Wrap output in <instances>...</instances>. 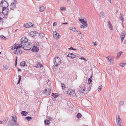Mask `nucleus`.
I'll return each mask as SVG.
<instances>
[{"mask_svg": "<svg viewBox=\"0 0 126 126\" xmlns=\"http://www.w3.org/2000/svg\"><path fill=\"white\" fill-rule=\"evenodd\" d=\"M20 65L21 66H27L26 63L24 61H23L20 63Z\"/></svg>", "mask_w": 126, "mask_h": 126, "instance_id": "aec40b11", "label": "nucleus"}, {"mask_svg": "<svg viewBox=\"0 0 126 126\" xmlns=\"http://www.w3.org/2000/svg\"><path fill=\"white\" fill-rule=\"evenodd\" d=\"M68 1H70L69 0H68Z\"/></svg>", "mask_w": 126, "mask_h": 126, "instance_id": "774afa93", "label": "nucleus"}, {"mask_svg": "<svg viewBox=\"0 0 126 126\" xmlns=\"http://www.w3.org/2000/svg\"><path fill=\"white\" fill-rule=\"evenodd\" d=\"M119 126H122L121 125V124H120Z\"/></svg>", "mask_w": 126, "mask_h": 126, "instance_id": "680f3d73", "label": "nucleus"}, {"mask_svg": "<svg viewBox=\"0 0 126 126\" xmlns=\"http://www.w3.org/2000/svg\"><path fill=\"white\" fill-rule=\"evenodd\" d=\"M26 119L28 121L31 120L32 119V117H26Z\"/></svg>", "mask_w": 126, "mask_h": 126, "instance_id": "58836bf2", "label": "nucleus"}, {"mask_svg": "<svg viewBox=\"0 0 126 126\" xmlns=\"http://www.w3.org/2000/svg\"><path fill=\"white\" fill-rule=\"evenodd\" d=\"M109 0L110 1V2L111 3V0Z\"/></svg>", "mask_w": 126, "mask_h": 126, "instance_id": "13d9d810", "label": "nucleus"}, {"mask_svg": "<svg viewBox=\"0 0 126 126\" xmlns=\"http://www.w3.org/2000/svg\"><path fill=\"white\" fill-rule=\"evenodd\" d=\"M4 69V70H6L8 69L9 66L6 64H5L3 66Z\"/></svg>", "mask_w": 126, "mask_h": 126, "instance_id": "c756f323", "label": "nucleus"}, {"mask_svg": "<svg viewBox=\"0 0 126 126\" xmlns=\"http://www.w3.org/2000/svg\"><path fill=\"white\" fill-rule=\"evenodd\" d=\"M68 24L67 23V22H66V23H63L62 24Z\"/></svg>", "mask_w": 126, "mask_h": 126, "instance_id": "864d4df0", "label": "nucleus"}, {"mask_svg": "<svg viewBox=\"0 0 126 126\" xmlns=\"http://www.w3.org/2000/svg\"><path fill=\"white\" fill-rule=\"evenodd\" d=\"M106 58L110 62V63L112 64H113L114 63L113 61L111 59H109L108 58V57H106Z\"/></svg>", "mask_w": 126, "mask_h": 126, "instance_id": "4be33fe9", "label": "nucleus"}, {"mask_svg": "<svg viewBox=\"0 0 126 126\" xmlns=\"http://www.w3.org/2000/svg\"><path fill=\"white\" fill-rule=\"evenodd\" d=\"M116 118L117 121V124L119 125L120 124H121V119L120 118L119 116H118V117H116Z\"/></svg>", "mask_w": 126, "mask_h": 126, "instance_id": "dca6fc26", "label": "nucleus"}, {"mask_svg": "<svg viewBox=\"0 0 126 126\" xmlns=\"http://www.w3.org/2000/svg\"><path fill=\"white\" fill-rule=\"evenodd\" d=\"M96 42H95L94 43H93V44L95 45V46H96L97 45V44L96 43Z\"/></svg>", "mask_w": 126, "mask_h": 126, "instance_id": "3c124183", "label": "nucleus"}, {"mask_svg": "<svg viewBox=\"0 0 126 126\" xmlns=\"http://www.w3.org/2000/svg\"><path fill=\"white\" fill-rule=\"evenodd\" d=\"M126 63H120V65L122 67H124L125 65L126 64Z\"/></svg>", "mask_w": 126, "mask_h": 126, "instance_id": "e433bc0d", "label": "nucleus"}, {"mask_svg": "<svg viewBox=\"0 0 126 126\" xmlns=\"http://www.w3.org/2000/svg\"><path fill=\"white\" fill-rule=\"evenodd\" d=\"M22 45L21 44H16L13 45L11 47V49H14L15 48H20V47H22L24 46V45L23 44H22Z\"/></svg>", "mask_w": 126, "mask_h": 126, "instance_id": "39448f33", "label": "nucleus"}, {"mask_svg": "<svg viewBox=\"0 0 126 126\" xmlns=\"http://www.w3.org/2000/svg\"><path fill=\"white\" fill-rule=\"evenodd\" d=\"M80 59H81L83 60H84L85 61H86V59L85 58H84V57H81V58H80Z\"/></svg>", "mask_w": 126, "mask_h": 126, "instance_id": "09e8293b", "label": "nucleus"}, {"mask_svg": "<svg viewBox=\"0 0 126 126\" xmlns=\"http://www.w3.org/2000/svg\"><path fill=\"white\" fill-rule=\"evenodd\" d=\"M50 88L48 89L47 90L46 89L45 90V93L47 95H49L50 94Z\"/></svg>", "mask_w": 126, "mask_h": 126, "instance_id": "ddd939ff", "label": "nucleus"}, {"mask_svg": "<svg viewBox=\"0 0 126 126\" xmlns=\"http://www.w3.org/2000/svg\"><path fill=\"white\" fill-rule=\"evenodd\" d=\"M12 120L14 122H16L17 121L16 117V116H12Z\"/></svg>", "mask_w": 126, "mask_h": 126, "instance_id": "b1692460", "label": "nucleus"}, {"mask_svg": "<svg viewBox=\"0 0 126 126\" xmlns=\"http://www.w3.org/2000/svg\"><path fill=\"white\" fill-rule=\"evenodd\" d=\"M32 46L29 42H27L24 45L23 48L25 50H30Z\"/></svg>", "mask_w": 126, "mask_h": 126, "instance_id": "20e7f679", "label": "nucleus"}, {"mask_svg": "<svg viewBox=\"0 0 126 126\" xmlns=\"http://www.w3.org/2000/svg\"><path fill=\"white\" fill-rule=\"evenodd\" d=\"M36 32H31L30 33V34L32 37H33L35 35Z\"/></svg>", "mask_w": 126, "mask_h": 126, "instance_id": "5701e85b", "label": "nucleus"}, {"mask_svg": "<svg viewBox=\"0 0 126 126\" xmlns=\"http://www.w3.org/2000/svg\"><path fill=\"white\" fill-rule=\"evenodd\" d=\"M45 124L47 125H48L50 123V122L49 120H45Z\"/></svg>", "mask_w": 126, "mask_h": 126, "instance_id": "cd10ccee", "label": "nucleus"}, {"mask_svg": "<svg viewBox=\"0 0 126 126\" xmlns=\"http://www.w3.org/2000/svg\"><path fill=\"white\" fill-rule=\"evenodd\" d=\"M122 35H121L120 37L121 39V42H122L123 40V39L125 37V36L124 35V33H122Z\"/></svg>", "mask_w": 126, "mask_h": 126, "instance_id": "412c9836", "label": "nucleus"}, {"mask_svg": "<svg viewBox=\"0 0 126 126\" xmlns=\"http://www.w3.org/2000/svg\"><path fill=\"white\" fill-rule=\"evenodd\" d=\"M14 50H15L14 52L16 54H20L22 53V51L19 48H15Z\"/></svg>", "mask_w": 126, "mask_h": 126, "instance_id": "6e6552de", "label": "nucleus"}, {"mask_svg": "<svg viewBox=\"0 0 126 126\" xmlns=\"http://www.w3.org/2000/svg\"><path fill=\"white\" fill-rule=\"evenodd\" d=\"M1 52H0V54H1Z\"/></svg>", "mask_w": 126, "mask_h": 126, "instance_id": "338daca9", "label": "nucleus"}, {"mask_svg": "<svg viewBox=\"0 0 126 126\" xmlns=\"http://www.w3.org/2000/svg\"><path fill=\"white\" fill-rule=\"evenodd\" d=\"M17 57H16V59L15 61V66H16L17 64Z\"/></svg>", "mask_w": 126, "mask_h": 126, "instance_id": "49530a36", "label": "nucleus"}, {"mask_svg": "<svg viewBox=\"0 0 126 126\" xmlns=\"http://www.w3.org/2000/svg\"><path fill=\"white\" fill-rule=\"evenodd\" d=\"M52 95L54 98H56L59 96V95L58 94L56 93L54 94L53 93Z\"/></svg>", "mask_w": 126, "mask_h": 126, "instance_id": "bb28decb", "label": "nucleus"}, {"mask_svg": "<svg viewBox=\"0 0 126 126\" xmlns=\"http://www.w3.org/2000/svg\"><path fill=\"white\" fill-rule=\"evenodd\" d=\"M66 10V8L63 7H60V10L61 11H65Z\"/></svg>", "mask_w": 126, "mask_h": 126, "instance_id": "f704fd0d", "label": "nucleus"}, {"mask_svg": "<svg viewBox=\"0 0 126 126\" xmlns=\"http://www.w3.org/2000/svg\"><path fill=\"white\" fill-rule=\"evenodd\" d=\"M0 38L2 40H5L6 39V38L3 36H1Z\"/></svg>", "mask_w": 126, "mask_h": 126, "instance_id": "c9c22d12", "label": "nucleus"}, {"mask_svg": "<svg viewBox=\"0 0 126 126\" xmlns=\"http://www.w3.org/2000/svg\"><path fill=\"white\" fill-rule=\"evenodd\" d=\"M69 29L70 30H72L74 32H75L76 31V29L75 28H73L72 29H71V28H69Z\"/></svg>", "mask_w": 126, "mask_h": 126, "instance_id": "ea45409f", "label": "nucleus"}, {"mask_svg": "<svg viewBox=\"0 0 126 126\" xmlns=\"http://www.w3.org/2000/svg\"><path fill=\"white\" fill-rule=\"evenodd\" d=\"M53 61L54 65L56 66H58L61 63L60 58L57 56L54 58Z\"/></svg>", "mask_w": 126, "mask_h": 126, "instance_id": "f03ea898", "label": "nucleus"}, {"mask_svg": "<svg viewBox=\"0 0 126 126\" xmlns=\"http://www.w3.org/2000/svg\"><path fill=\"white\" fill-rule=\"evenodd\" d=\"M45 10V7L44 6H42L39 8V10L40 12H43Z\"/></svg>", "mask_w": 126, "mask_h": 126, "instance_id": "a211bd4d", "label": "nucleus"}, {"mask_svg": "<svg viewBox=\"0 0 126 126\" xmlns=\"http://www.w3.org/2000/svg\"><path fill=\"white\" fill-rule=\"evenodd\" d=\"M124 104V102L123 101H121L120 102V104L121 105H122Z\"/></svg>", "mask_w": 126, "mask_h": 126, "instance_id": "c03bdc74", "label": "nucleus"}, {"mask_svg": "<svg viewBox=\"0 0 126 126\" xmlns=\"http://www.w3.org/2000/svg\"><path fill=\"white\" fill-rule=\"evenodd\" d=\"M4 15L2 13H0V20H1L4 17Z\"/></svg>", "mask_w": 126, "mask_h": 126, "instance_id": "a878e982", "label": "nucleus"}, {"mask_svg": "<svg viewBox=\"0 0 126 126\" xmlns=\"http://www.w3.org/2000/svg\"><path fill=\"white\" fill-rule=\"evenodd\" d=\"M20 81L18 80V82H17V83L18 84H19V83L20 82Z\"/></svg>", "mask_w": 126, "mask_h": 126, "instance_id": "6e6d98bb", "label": "nucleus"}, {"mask_svg": "<svg viewBox=\"0 0 126 126\" xmlns=\"http://www.w3.org/2000/svg\"><path fill=\"white\" fill-rule=\"evenodd\" d=\"M57 25V23L56 22H54L53 23V26L54 27L56 26Z\"/></svg>", "mask_w": 126, "mask_h": 126, "instance_id": "a18cd8bd", "label": "nucleus"}, {"mask_svg": "<svg viewBox=\"0 0 126 126\" xmlns=\"http://www.w3.org/2000/svg\"><path fill=\"white\" fill-rule=\"evenodd\" d=\"M67 56L71 59H73L76 57V55L72 53H71L68 54L67 55Z\"/></svg>", "mask_w": 126, "mask_h": 126, "instance_id": "2eb2a0df", "label": "nucleus"}, {"mask_svg": "<svg viewBox=\"0 0 126 126\" xmlns=\"http://www.w3.org/2000/svg\"><path fill=\"white\" fill-rule=\"evenodd\" d=\"M67 93L69 95H71L74 97H76L74 94L75 93V90L72 89H68L67 91Z\"/></svg>", "mask_w": 126, "mask_h": 126, "instance_id": "423d86ee", "label": "nucleus"}, {"mask_svg": "<svg viewBox=\"0 0 126 126\" xmlns=\"http://www.w3.org/2000/svg\"><path fill=\"white\" fill-rule=\"evenodd\" d=\"M33 26L32 23L29 22L23 25V26L25 28H29Z\"/></svg>", "mask_w": 126, "mask_h": 126, "instance_id": "9b49d317", "label": "nucleus"}, {"mask_svg": "<svg viewBox=\"0 0 126 126\" xmlns=\"http://www.w3.org/2000/svg\"><path fill=\"white\" fill-rule=\"evenodd\" d=\"M39 50L38 48L34 46L32 49V50L34 52H37Z\"/></svg>", "mask_w": 126, "mask_h": 126, "instance_id": "4468645a", "label": "nucleus"}, {"mask_svg": "<svg viewBox=\"0 0 126 126\" xmlns=\"http://www.w3.org/2000/svg\"><path fill=\"white\" fill-rule=\"evenodd\" d=\"M82 115L80 113H78L77 115V117L78 118H80L81 116Z\"/></svg>", "mask_w": 126, "mask_h": 126, "instance_id": "2f4dec72", "label": "nucleus"}, {"mask_svg": "<svg viewBox=\"0 0 126 126\" xmlns=\"http://www.w3.org/2000/svg\"><path fill=\"white\" fill-rule=\"evenodd\" d=\"M0 4L3 8H7L8 6V3L5 1H2L1 3Z\"/></svg>", "mask_w": 126, "mask_h": 126, "instance_id": "0eeeda50", "label": "nucleus"}, {"mask_svg": "<svg viewBox=\"0 0 126 126\" xmlns=\"http://www.w3.org/2000/svg\"><path fill=\"white\" fill-rule=\"evenodd\" d=\"M14 0L16 2V0Z\"/></svg>", "mask_w": 126, "mask_h": 126, "instance_id": "e2e57ef3", "label": "nucleus"}, {"mask_svg": "<svg viewBox=\"0 0 126 126\" xmlns=\"http://www.w3.org/2000/svg\"><path fill=\"white\" fill-rule=\"evenodd\" d=\"M77 31V32H78V31Z\"/></svg>", "mask_w": 126, "mask_h": 126, "instance_id": "0e129e2a", "label": "nucleus"}, {"mask_svg": "<svg viewBox=\"0 0 126 126\" xmlns=\"http://www.w3.org/2000/svg\"><path fill=\"white\" fill-rule=\"evenodd\" d=\"M102 87V86H99L98 88V91H100L101 90V89Z\"/></svg>", "mask_w": 126, "mask_h": 126, "instance_id": "79ce46f5", "label": "nucleus"}, {"mask_svg": "<svg viewBox=\"0 0 126 126\" xmlns=\"http://www.w3.org/2000/svg\"><path fill=\"white\" fill-rule=\"evenodd\" d=\"M12 122V121H9V123H10V124L11 125H13L14 124H12L11 123Z\"/></svg>", "mask_w": 126, "mask_h": 126, "instance_id": "603ef678", "label": "nucleus"}, {"mask_svg": "<svg viewBox=\"0 0 126 126\" xmlns=\"http://www.w3.org/2000/svg\"><path fill=\"white\" fill-rule=\"evenodd\" d=\"M68 49L69 50V49H72L73 50H75L76 49H74L72 47H71L69 48Z\"/></svg>", "mask_w": 126, "mask_h": 126, "instance_id": "de8ad7c7", "label": "nucleus"}, {"mask_svg": "<svg viewBox=\"0 0 126 126\" xmlns=\"http://www.w3.org/2000/svg\"><path fill=\"white\" fill-rule=\"evenodd\" d=\"M28 39L25 37H23L21 39V44L24 45L25 44L28 42Z\"/></svg>", "mask_w": 126, "mask_h": 126, "instance_id": "9d476101", "label": "nucleus"}, {"mask_svg": "<svg viewBox=\"0 0 126 126\" xmlns=\"http://www.w3.org/2000/svg\"><path fill=\"white\" fill-rule=\"evenodd\" d=\"M21 113L22 115L24 116H26L28 114L26 112L24 111H22Z\"/></svg>", "mask_w": 126, "mask_h": 126, "instance_id": "393cba45", "label": "nucleus"}, {"mask_svg": "<svg viewBox=\"0 0 126 126\" xmlns=\"http://www.w3.org/2000/svg\"><path fill=\"white\" fill-rule=\"evenodd\" d=\"M123 15L122 14H120V18L122 20H123Z\"/></svg>", "mask_w": 126, "mask_h": 126, "instance_id": "4c0bfd02", "label": "nucleus"}, {"mask_svg": "<svg viewBox=\"0 0 126 126\" xmlns=\"http://www.w3.org/2000/svg\"><path fill=\"white\" fill-rule=\"evenodd\" d=\"M14 3H11V4H12V5H14Z\"/></svg>", "mask_w": 126, "mask_h": 126, "instance_id": "bf43d9fd", "label": "nucleus"}, {"mask_svg": "<svg viewBox=\"0 0 126 126\" xmlns=\"http://www.w3.org/2000/svg\"><path fill=\"white\" fill-rule=\"evenodd\" d=\"M53 35L54 37L56 39H58L59 38V34L56 31L53 32Z\"/></svg>", "mask_w": 126, "mask_h": 126, "instance_id": "1a4fd4ad", "label": "nucleus"}, {"mask_svg": "<svg viewBox=\"0 0 126 126\" xmlns=\"http://www.w3.org/2000/svg\"><path fill=\"white\" fill-rule=\"evenodd\" d=\"M2 122L1 121H0V124H2Z\"/></svg>", "mask_w": 126, "mask_h": 126, "instance_id": "4d7b16f0", "label": "nucleus"}, {"mask_svg": "<svg viewBox=\"0 0 126 126\" xmlns=\"http://www.w3.org/2000/svg\"><path fill=\"white\" fill-rule=\"evenodd\" d=\"M123 53L122 52H120L118 53L117 54V58H119L120 57V56L121 54Z\"/></svg>", "mask_w": 126, "mask_h": 126, "instance_id": "7c9ffc66", "label": "nucleus"}, {"mask_svg": "<svg viewBox=\"0 0 126 126\" xmlns=\"http://www.w3.org/2000/svg\"><path fill=\"white\" fill-rule=\"evenodd\" d=\"M92 77L91 76L90 78L88 79V83L89 84L91 83L92 82Z\"/></svg>", "mask_w": 126, "mask_h": 126, "instance_id": "c85d7f7f", "label": "nucleus"}, {"mask_svg": "<svg viewBox=\"0 0 126 126\" xmlns=\"http://www.w3.org/2000/svg\"><path fill=\"white\" fill-rule=\"evenodd\" d=\"M18 71H21V70L19 68H18Z\"/></svg>", "mask_w": 126, "mask_h": 126, "instance_id": "5fc2aeb1", "label": "nucleus"}, {"mask_svg": "<svg viewBox=\"0 0 126 126\" xmlns=\"http://www.w3.org/2000/svg\"><path fill=\"white\" fill-rule=\"evenodd\" d=\"M16 7V5L13 4L12 5V7L11 8V9H12L13 10H14V9Z\"/></svg>", "mask_w": 126, "mask_h": 126, "instance_id": "a19ab883", "label": "nucleus"}, {"mask_svg": "<svg viewBox=\"0 0 126 126\" xmlns=\"http://www.w3.org/2000/svg\"><path fill=\"white\" fill-rule=\"evenodd\" d=\"M125 44H126V43H125Z\"/></svg>", "mask_w": 126, "mask_h": 126, "instance_id": "69168bd1", "label": "nucleus"}, {"mask_svg": "<svg viewBox=\"0 0 126 126\" xmlns=\"http://www.w3.org/2000/svg\"><path fill=\"white\" fill-rule=\"evenodd\" d=\"M21 79V76H19V80H18L20 81V80Z\"/></svg>", "mask_w": 126, "mask_h": 126, "instance_id": "8fccbe9b", "label": "nucleus"}, {"mask_svg": "<svg viewBox=\"0 0 126 126\" xmlns=\"http://www.w3.org/2000/svg\"><path fill=\"white\" fill-rule=\"evenodd\" d=\"M79 21L82 25L80 26V27L81 28L84 29L85 28L87 27L88 26V24L86 20H84L83 19H79Z\"/></svg>", "mask_w": 126, "mask_h": 126, "instance_id": "7ed1b4c3", "label": "nucleus"}, {"mask_svg": "<svg viewBox=\"0 0 126 126\" xmlns=\"http://www.w3.org/2000/svg\"><path fill=\"white\" fill-rule=\"evenodd\" d=\"M79 32V34H81V32Z\"/></svg>", "mask_w": 126, "mask_h": 126, "instance_id": "052dcab7", "label": "nucleus"}, {"mask_svg": "<svg viewBox=\"0 0 126 126\" xmlns=\"http://www.w3.org/2000/svg\"><path fill=\"white\" fill-rule=\"evenodd\" d=\"M108 27L110 28V29L111 30H113V27L112 25L111 24L110 21H109L108 22Z\"/></svg>", "mask_w": 126, "mask_h": 126, "instance_id": "f3484780", "label": "nucleus"}, {"mask_svg": "<svg viewBox=\"0 0 126 126\" xmlns=\"http://www.w3.org/2000/svg\"><path fill=\"white\" fill-rule=\"evenodd\" d=\"M8 9L7 8H3L2 9V13L4 15H6L8 13Z\"/></svg>", "mask_w": 126, "mask_h": 126, "instance_id": "f8f14e48", "label": "nucleus"}, {"mask_svg": "<svg viewBox=\"0 0 126 126\" xmlns=\"http://www.w3.org/2000/svg\"><path fill=\"white\" fill-rule=\"evenodd\" d=\"M43 65H42L41 63H38L37 64V66H35L34 67L36 68H41L43 67Z\"/></svg>", "mask_w": 126, "mask_h": 126, "instance_id": "6ab92c4d", "label": "nucleus"}, {"mask_svg": "<svg viewBox=\"0 0 126 126\" xmlns=\"http://www.w3.org/2000/svg\"><path fill=\"white\" fill-rule=\"evenodd\" d=\"M62 88L64 89L65 88V86L63 84H62Z\"/></svg>", "mask_w": 126, "mask_h": 126, "instance_id": "37998d69", "label": "nucleus"}, {"mask_svg": "<svg viewBox=\"0 0 126 126\" xmlns=\"http://www.w3.org/2000/svg\"><path fill=\"white\" fill-rule=\"evenodd\" d=\"M104 13L103 12H101L100 14V16L101 17H103L104 16Z\"/></svg>", "mask_w": 126, "mask_h": 126, "instance_id": "473e14b6", "label": "nucleus"}, {"mask_svg": "<svg viewBox=\"0 0 126 126\" xmlns=\"http://www.w3.org/2000/svg\"><path fill=\"white\" fill-rule=\"evenodd\" d=\"M86 86L84 85H81L78 89L77 92L75 94L76 96L83 95L88 93L90 91V90H86Z\"/></svg>", "mask_w": 126, "mask_h": 126, "instance_id": "f257e3e1", "label": "nucleus"}, {"mask_svg": "<svg viewBox=\"0 0 126 126\" xmlns=\"http://www.w3.org/2000/svg\"><path fill=\"white\" fill-rule=\"evenodd\" d=\"M39 35L41 38H43L44 36V34L42 33H40L39 34Z\"/></svg>", "mask_w": 126, "mask_h": 126, "instance_id": "72a5a7b5", "label": "nucleus"}]
</instances>
